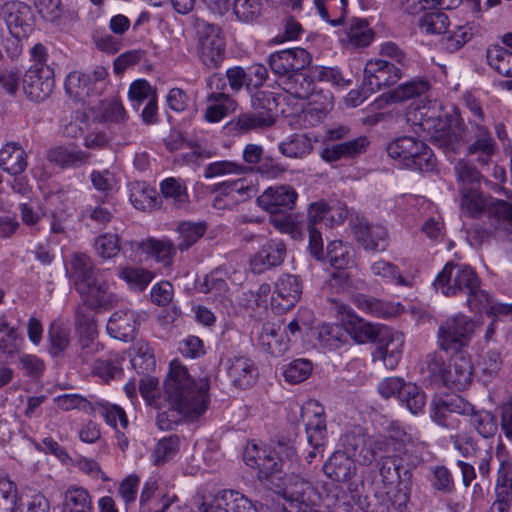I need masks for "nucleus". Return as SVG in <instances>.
Listing matches in <instances>:
<instances>
[{
	"label": "nucleus",
	"mask_w": 512,
	"mask_h": 512,
	"mask_svg": "<svg viewBox=\"0 0 512 512\" xmlns=\"http://www.w3.org/2000/svg\"><path fill=\"white\" fill-rule=\"evenodd\" d=\"M160 191L165 199L172 200L178 207L189 201L186 184L181 178L168 177L164 179L160 183Z\"/></svg>",
	"instance_id": "a18cd8bd"
},
{
	"label": "nucleus",
	"mask_w": 512,
	"mask_h": 512,
	"mask_svg": "<svg viewBox=\"0 0 512 512\" xmlns=\"http://www.w3.org/2000/svg\"><path fill=\"white\" fill-rule=\"evenodd\" d=\"M280 153L289 158H303L313 149L311 138L305 134H294L278 144Z\"/></svg>",
	"instance_id": "58836bf2"
},
{
	"label": "nucleus",
	"mask_w": 512,
	"mask_h": 512,
	"mask_svg": "<svg viewBox=\"0 0 512 512\" xmlns=\"http://www.w3.org/2000/svg\"><path fill=\"white\" fill-rule=\"evenodd\" d=\"M355 304L362 311L382 318L394 317L403 311V306L399 302H385L366 295H358Z\"/></svg>",
	"instance_id": "473e14b6"
},
{
	"label": "nucleus",
	"mask_w": 512,
	"mask_h": 512,
	"mask_svg": "<svg viewBox=\"0 0 512 512\" xmlns=\"http://www.w3.org/2000/svg\"><path fill=\"white\" fill-rule=\"evenodd\" d=\"M488 65L498 74L512 78V51L500 44L489 45L486 49Z\"/></svg>",
	"instance_id": "c9c22d12"
},
{
	"label": "nucleus",
	"mask_w": 512,
	"mask_h": 512,
	"mask_svg": "<svg viewBox=\"0 0 512 512\" xmlns=\"http://www.w3.org/2000/svg\"><path fill=\"white\" fill-rule=\"evenodd\" d=\"M194 28L200 63L207 69L219 68L226 56V42L221 27L197 18Z\"/></svg>",
	"instance_id": "0eeeda50"
},
{
	"label": "nucleus",
	"mask_w": 512,
	"mask_h": 512,
	"mask_svg": "<svg viewBox=\"0 0 512 512\" xmlns=\"http://www.w3.org/2000/svg\"><path fill=\"white\" fill-rule=\"evenodd\" d=\"M298 194L290 185H279L267 188L257 198L258 205L269 212H290L294 209Z\"/></svg>",
	"instance_id": "a211bd4d"
},
{
	"label": "nucleus",
	"mask_w": 512,
	"mask_h": 512,
	"mask_svg": "<svg viewBox=\"0 0 512 512\" xmlns=\"http://www.w3.org/2000/svg\"><path fill=\"white\" fill-rule=\"evenodd\" d=\"M429 89L425 80H414L399 85L395 89L383 93L378 99V106L383 104H396L424 94Z\"/></svg>",
	"instance_id": "cd10ccee"
},
{
	"label": "nucleus",
	"mask_w": 512,
	"mask_h": 512,
	"mask_svg": "<svg viewBox=\"0 0 512 512\" xmlns=\"http://www.w3.org/2000/svg\"><path fill=\"white\" fill-rule=\"evenodd\" d=\"M54 89V71L46 63L33 64L23 77V90L34 102H43Z\"/></svg>",
	"instance_id": "9b49d317"
},
{
	"label": "nucleus",
	"mask_w": 512,
	"mask_h": 512,
	"mask_svg": "<svg viewBox=\"0 0 512 512\" xmlns=\"http://www.w3.org/2000/svg\"><path fill=\"white\" fill-rule=\"evenodd\" d=\"M370 270L374 276L381 278L385 283H395L405 287L412 286V282L403 277L399 268L389 261L380 259L371 265Z\"/></svg>",
	"instance_id": "79ce46f5"
},
{
	"label": "nucleus",
	"mask_w": 512,
	"mask_h": 512,
	"mask_svg": "<svg viewBox=\"0 0 512 512\" xmlns=\"http://www.w3.org/2000/svg\"><path fill=\"white\" fill-rule=\"evenodd\" d=\"M62 512H94L89 492L78 486H70L64 493Z\"/></svg>",
	"instance_id": "f704fd0d"
},
{
	"label": "nucleus",
	"mask_w": 512,
	"mask_h": 512,
	"mask_svg": "<svg viewBox=\"0 0 512 512\" xmlns=\"http://www.w3.org/2000/svg\"><path fill=\"white\" fill-rule=\"evenodd\" d=\"M317 339L324 348L336 349L346 341V329L337 324L324 323L317 328Z\"/></svg>",
	"instance_id": "3c124183"
},
{
	"label": "nucleus",
	"mask_w": 512,
	"mask_h": 512,
	"mask_svg": "<svg viewBox=\"0 0 512 512\" xmlns=\"http://www.w3.org/2000/svg\"><path fill=\"white\" fill-rule=\"evenodd\" d=\"M47 159L62 167H68L85 163L88 159V154L81 150H72L59 146L48 151Z\"/></svg>",
	"instance_id": "49530a36"
},
{
	"label": "nucleus",
	"mask_w": 512,
	"mask_h": 512,
	"mask_svg": "<svg viewBox=\"0 0 512 512\" xmlns=\"http://www.w3.org/2000/svg\"><path fill=\"white\" fill-rule=\"evenodd\" d=\"M408 120L427 132L440 147L456 149L459 135L441 118L440 107L436 102L433 105H417L408 112Z\"/></svg>",
	"instance_id": "423d86ee"
},
{
	"label": "nucleus",
	"mask_w": 512,
	"mask_h": 512,
	"mask_svg": "<svg viewBox=\"0 0 512 512\" xmlns=\"http://www.w3.org/2000/svg\"><path fill=\"white\" fill-rule=\"evenodd\" d=\"M458 190L481 186L482 176L475 166L467 160H459L454 166Z\"/></svg>",
	"instance_id": "de8ad7c7"
},
{
	"label": "nucleus",
	"mask_w": 512,
	"mask_h": 512,
	"mask_svg": "<svg viewBox=\"0 0 512 512\" xmlns=\"http://www.w3.org/2000/svg\"><path fill=\"white\" fill-rule=\"evenodd\" d=\"M130 202L139 210L151 209L156 205L155 190L144 182H134L129 186Z\"/></svg>",
	"instance_id": "8fccbe9b"
},
{
	"label": "nucleus",
	"mask_w": 512,
	"mask_h": 512,
	"mask_svg": "<svg viewBox=\"0 0 512 512\" xmlns=\"http://www.w3.org/2000/svg\"><path fill=\"white\" fill-rule=\"evenodd\" d=\"M351 230L357 243L366 251H385L389 244L387 229L380 224H371L366 219L351 220Z\"/></svg>",
	"instance_id": "4468645a"
},
{
	"label": "nucleus",
	"mask_w": 512,
	"mask_h": 512,
	"mask_svg": "<svg viewBox=\"0 0 512 512\" xmlns=\"http://www.w3.org/2000/svg\"><path fill=\"white\" fill-rule=\"evenodd\" d=\"M367 145L368 141L365 137H359L350 141L334 144L326 147L321 152V158L329 163H333L341 159L353 158L361 154Z\"/></svg>",
	"instance_id": "7c9ffc66"
},
{
	"label": "nucleus",
	"mask_w": 512,
	"mask_h": 512,
	"mask_svg": "<svg viewBox=\"0 0 512 512\" xmlns=\"http://www.w3.org/2000/svg\"><path fill=\"white\" fill-rule=\"evenodd\" d=\"M450 25L448 16L441 11H430L419 18V27L427 34H443Z\"/></svg>",
	"instance_id": "bf43d9fd"
},
{
	"label": "nucleus",
	"mask_w": 512,
	"mask_h": 512,
	"mask_svg": "<svg viewBox=\"0 0 512 512\" xmlns=\"http://www.w3.org/2000/svg\"><path fill=\"white\" fill-rule=\"evenodd\" d=\"M376 343L377 349L372 353L373 362L380 361L386 368L394 369L402 357L403 334L387 327L380 332Z\"/></svg>",
	"instance_id": "2eb2a0df"
},
{
	"label": "nucleus",
	"mask_w": 512,
	"mask_h": 512,
	"mask_svg": "<svg viewBox=\"0 0 512 512\" xmlns=\"http://www.w3.org/2000/svg\"><path fill=\"white\" fill-rule=\"evenodd\" d=\"M452 353L453 356L448 366L445 386L464 390L472 381L473 364L471 358L462 351Z\"/></svg>",
	"instance_id": "412c9836"
},
{
	"label": "nucleus",
	"mask_w": 512,
	"mask_h": 512,
	"mask_svg": "<svg viewBox=\"0 0 512 512\" xmlns=\"http://www.w3.org/2000/svg\"><path fill=\"white\" fill-rule=\"evenodd\" d=\"M342 443L345 448L344 453L355 462L362 465H369L373 462L372 449L369 447V435L361 428H355L345 433Z\"/></svg>",
	"instance_id": "b1692460"
},
{
	"label": "nucleus",
	"mask_w": 512,
	"mask_h": 512,
	"mask_svg": "<svg viewBox=\"0 0 512 512\" xmlns=\"http://www.w3.org/2000/svg\"><path fill=\"white\" fill-rule=\"evenodd\" d=\"M391 439L396 441L394 455L399 457L403 463L404 480H410L411 470L422 462V444L400 426H392Z\"/></svg>",
	"instance_id": "ddd939ff"
},
{
	"label": "nucleus",
	"mask_w": 512,
	"mask_h": 512,
	"mask_svg": "<svg viewBox=\"0 0 512 512\" xmlns=\"http://www.w3.org/2000/svg\"><path fill=\"white\" fill-rule=\"evenodd\" d=\"M206 231L204 223L181 222L177 227L179 251L184 252L192 247Z\"/></svg>",
	"instance_id": "37998d69"
},
{
	"label": "nucleus",
	"mask_w": 512,
	"mask_h": 512,
	"mask_svg": "<svg viewBox=\"0 0 512 512\" xmlns=\"http://www.w3.org/2000/svg\"><path fill=\"white\" fill-rule=\"evenodd\" d=\"M284 480L283 497L290 507L297 510L310 506L308 501L312 485L302 473V468L285 473Z\"/></svg>",
	"instance_id": "6ab92c4d"
},
{
	"label": "nucleus",
	"mask_w": 512,
	"mask_h": 512,
	"mask_svg": "<svg viewBox=\"0 0 512 512\" xmlns=\"http://www.w3.org/2000/svg\"><path fill=\"white\" fill-rule=\"evenodd\" d=\"M422 374L425 380L435 386H445L448 367L443 357L437 353L426 355L422 364Z\"/></svg>",
	"instance_id": "4c0bfd02"
},
{
	"label": "nucleus",
	"mask_w": 512,
	"mask_h": 512,
	"mask_svg": "<svg viewBox=\"0 0 512 512\" xmlns=\"http://www.w3.org/2000/svg\"><path fill=\"white\" fill-rule=\"evenodd\" d=\"M96 411L101 415L106 423L111 427L116 428L117 421H119L122 428H127L128 419L123 408L109 402H98L96 404Z\"/></svg>",
	"instance_id": "0e129e2a"
},
{
	"label": "nucleus",
	"mask_w": 512,
	"mask_h": 512,
	"mask_svg": "<svg viewBox=\"0 0 512 512\" xmlns=\"http://www.w3.org/2000/svg\"><path fill=\"white\" fill-rule=\"evenodd\" d=\"M436 290L445 296L465 294L466 303L471 311L487 312L492 297L481 289V281L476 272L468 265L448 262L433 282Z\"/></svg>",
	"instance_id": "f03ea898"
},
{
	"label": "nucleus",
	"mask_w": 512,
	"mask_h": 512,
	"mask_svg": "<svg viewBox=\"0 0 512 512\" xmlns=\"http://www.w3.org/2000/svg\"><path fill=\"white\" fill-rule=\"evenodd\" d=\"M379 471L383 480L389 484L405 481L403 463L394 453L381 458Z\"/></svg>",
	"instance_id": "6e6d98bb"
},
{
	"label": "nucleus",
	"mask_w": 512,
	"mask_h": 512,
	"mask_svg": "<svg viewBox=\"0 0 512 512\" xmlns=\"http://www.w3.org/2000/svg\"><path fill=\"white\" fill-rule=\"evenodd\" d=\"M131 365L138 374L149 375L156 367L153 349L148 344H140L131 359Z\"/></svg>",
	"instance_id": "680f3d73"
},
{
	"label": "nucleus",
	"mask_w": 512,
	"mask_h": 512,
	"mask_svg": "<svg viewBox=\"0 0 512 512\" xmlns=\"http://www.w3.org/2000/svg\"><path fill=\"white\" fill-rule=\"evenodd\" d=\"M301 294L302 283L298 276L283 274L275 283L272 302L281 310H289L299 301Z\"/></svg>",
	"instance_id": "4be33fe9"
},
{
	"label": "nucleus",
	"mask_w": 512,
	"mask_h": 512,
	"mask_svg": "<svg viewBox=\"0 0 512 512\" xmlns=\"http://www.w3.org/2000/svg\"><path fill=\"white\" fill-rule=\"evenodd\" d=\"M312 61L310 53L301 47L283 49L271 53L267 63L271 71L284 81V90L296 98H306L310 92L311 82L306 81L307 88L298 86L299 78L305 80L300 71L306 69Z\"/></svg>",
	"instance_id": "20e7f679"
},
{
	"label": "nucleus",
	"mask_w": 512,
	"mask_h": 512,
	"mask_svg": "<svg viewBox=\"0 0 512 512\" xmlns=\"http://www.w3.org/2000/svg\"><path fill=\"white\" fill-rule=\"evenodd\" d=\"M273 123L274 117L270 111L243 113L236 120V126L241 131L264 128Z\"/></svg>",
	"instance_id": "4d7b16f0"
},
{
	"label": "nucleus",
	"mask_w": 512,
	"mask_h": 512,
	"mask_svg": "<svg viewBox=\"0 0 512 512\" xmlns=\"http://www.w3.org/2000/svg\"><path fill=\"white\" fill-rule=\"evenodd\" d=\"M312 372V363L307 359H296L284 369V378L287 382L296 384L306 380Z\"/></svg>",
	"instance_id": "338daca9"
},
{
	"label": "nucleus",
	"mask_w": 512,
	"mask_h": 512,
	"mask_svg": "<svg viewBox=\"0 0 512 512\" xmlns=\"http://www.w3.org/2000/svg\"><path fill=\"white\" fill-rule=\"evenodd\" d=\"M139 315L130 309L115 311L108 320V334L118 340L128 342L136 336Z\"/></svg>",
	"instance_id": "5701e85b"
},
{
	"label": "nucleus",
	"mask_w": 512,
	"mask_h": 512,
	"mask_svg": "<svg viewBox=\"0 0 512 512\" xmlns=\"http://www.w3.org/2000/svg\"><path fill=\"white\" fill-rule=\"evenodd\" d=\"M199 512H257V506L243 494L234 490H222L203 497Z\"/></svg>",
	"instance_id": "f8f14e48"
},
{
	"label": "nucleus",
	"mask_w": 512,
	"mask_h": 512,
	"mask_svg": "<svg viewBox=\"0 0 512 512\" xmlns=\"http://www.w3.org/2000/svg\"><path fill=\"white\" fill-rule=\"evenodd\" d=\"M496 150V143L489 130L482 125H476L475 140L467 147L468 155L477 154L476 161L480 165H487Z\"/></svg>",
	"instance_id": "2f4dec72"
},
{
	"label": "nucleus",
	"mask_w": 512,
	"mask_h": 512,
	"mask_svg": "<svg viewBox=\"0 0 512 512\" xmlns=\"http://www.w3.org/2000/svg\"><path fill=\"white\" fill-rule=\"evenodd\" d=\"M432 478L431 486L434 490L443 494H450L455 490L454 478L450 470L438 465L431 468Z\"/></svg>",
	"instance_id": "69168bd1"
},
{
	"label": "nucleus",
	"mask_w": 512,
	"mask_h": 512,
	"mask_svg": "<svg viewBox=\"0 0 512 512\" xmlns=\"http://www.w3.org/2000/svg\"><path fill=\"white\" fill-rule=\"evenodd\" d=\"M474 323L465 315H457L444 321L438 329L439 347L446 352H458L466 346L474 331Z\"/></svg>",
	"instance_id": "6e6552de"
},
{
	"label": "nucleus",
	"mask_w": 512,
	"mask_h": 512,
	"mask_svg": "<svg viewBox=\"0 0 512 512\" xmlns=\"http://www.w3.org/2000/svg\"><path fill=\"white\" fill-rule=\"evenodd\" d=\"M470 424L484 438L494 437L498 431L496 416L487 410L473 411L470 414Z\"/></svg>",
	"instance_id": "09e8293b"
},
{
	"label": "nucleus",
	"mask_w": 512,
	"mask_h": 512,
	"mask_svg": "<svg viewBox=\"0 0 512 512\" xmlns=\"http://www.w3.org/2000/svg\"><path fill=\"white\" fill-rule=\"evenodd\" d=\"M179 446L180 438L177 435H170L160 439L152 452L153 463L160 465L168 461L177 453Z\"/></svg>",
	"instance_id": "052dcab7"
},
{
	"label": "nucleus",
	"mask_w": 512,
	"mask_h": 512,
	"mask_svg": "<svg viewBox=\"0 0 512 512\" xmlns=\"http://www.w3.org/2000/svg\"><path fill=\"white\" fill-rule=\"evenodd\" d=\"M490 214L496 218L501 229L512 234V201H495Z\"/></svg>",
	"instance_id": "774afa93"
},
{
	"label": "nucleus",
	"mask_w": 512,
	"mask_h": 512,
	"mask_svg": "<svg viewBox=\"0 0 512 512\" xmlns=\"http://www.w3.org/2000/svg\"><path fill=\"white\" fill-rule=\"evenodd\" d=\"M290 338L283 336L279 325L266 323L262 326L259 335V344L262 349L273 356L283 355L289 348Z\"/></svg>",
	"instance_id": "c85d7f7f"
},
{
	"label": "nucleus",
	"mask_w": 512,
	"mask_h": 512,
	"mask_svg": "<svg viewBox=\"0 0 512 512\" xmlns=\"http://www.w3.org/2000/svg\"><path fill=\"white\" fill-rule=\"evenodd\" d=\"M264 10L263 0H234L233 13L244 23H252L259 19Z\"/></svg>",
	"instance_id": "603ef678"
},
{
	"label": "nucleus",
	"mask_w": 512,
	"mask_h": 512,
	"mask_svg": "<svg viewBox=\"0 0 512 512\" xmlns=\"http://www.w3.org/2000/svg\"><path fill=\"white\" fill-rule=\"evenodd\" d=\"M404 75L403 69L384 59H371L364 68L363 91L375 93L397 83Z\"/></svg>",
	"instance_id": "1a4fd4ad"
},
{
	"label": "nucleus",
	"mask_w": 512,
	"mask_h": 512,
	"mask_svg": "<svg viewBox=\"0 0 512 512\" xmlns=\"http://www.w3.org/2000/svg\"><path fill=\"white\" fill-rule=\"evenodd\" d=\"M118 276L136 292L144 291L153 279V274L149 270L128 266L119 267Z\"/></svg>",
	"instance_id": "a19ab883"
},
{
	"label": "nucleus",
	"mask_w": 512,
	"mask_h": 512,
	"mask_svg": "<svg viewBox=\"0 0 512 512\" xmlns=\"http://www.w3.org/2000/svg\"><path fill=\"white\" fill-rule=\"evenodd\" d=\"M0 167L10 175H19L27 167V154L17 142H9L0 150Z\"/></svg>",
	"instance_id": "c756f323"
},
{
	"label": "nucleus",
	"mask_w": 512,
	"mask_h": 512,
	"mask_svg": "<svg viewBox=\"0 0 512 512\" xmlns=\"http://www.w3.org/2000/svg\"><path fill=\"white\" fill-rule=\"evenodd\" d=\"M335 311L341 317V321H347L346 333H349L352 339L359 344L367 342H376L380 337V332L387 329L386 326L374 325L359 318L353 313L350 306L336 299H331Z\"/></svg>",
	"instance_id": "9d476101"
},
{
	"label": "nucleus",
	"mask_w": 512,
	"mask_h": 512,
	"mask_svg": "<svg viewBox=\"0 0 512 512\" xmlns=\"http://www.w3.org/2000/svg\"><path fill=\"white\" fill-rule=\"evenodd\" d=\"M301 421L305 426L308 443L316 449L324 446L327 431L323 407L317 401L309 400L301 408Z\"/></svg>",
	"instance_id": "dca6fc26"
},
{
	"label": "nucleus",
	"mask_w": 512,
	"mask_h": 512,
	"mask_svg": "<svg viewBox=\"0 0 512 512\" xmlns=\"http://www.w3.org/2000/svg\"><path fill=\"white\" fill-rule=\"evenodd\" d=\"M84 220H91L98 225L105 226L113 218V211L107 198L96 197L88 203L81 212Z\"/></svg>",
	"instance_id": "ea45409f"
},
{
	"label": "nucleus",
	"mask_w": 512,
	"mask_h": 512,
	"mask_svg": "<svg viewBox=\"0 0 512 512\" xmlns=\"http://www.w3.org/2000/svg\"><path fill=\"white\" fill-rule=\"evenodd\" d=\"M412 414H418L424 409L426 395L416 384L408 383L404 386L399 399Z\"/></svg>",
	"instance_id": "e2e57ef3"
},
{
	"label": "nucleus",
	"mask_w": 512,
	"mask_h": 512,
	"mask_svg": "<svg viewBox=\"0 0 512 512\" xmlns=\"http://www.w3.org/2000/svg\"><path fill=\"white\" fill-rule=\"evenodd\" d=\"M209 381L193 380L178 360L170 364V372L163 386V397L168 410L158 413L156 424L161 430H171L183 419H196L209 403Z\"/></svg>",
	"instance_id": "f257e3e1"
},
{
	"label": "nucleus",
	"mask_w": 512,
	"mask_h": 512,
	"mask_svg": "<svg viewBox=\"0 0 512 512\" xmlns=\"http://www.w3.org/2000/svg\"><path fill=\"white\" fill-rule=\"evenodd\" d=\"M249 171H252V168L234 161L223 160L208 164L204 169L203 176L210 179L226 175H242Z\"/></svg>",
	"instance_id": "864d4df0"
},
{
	"label": "nucleus",
	"mask_w": 512,
	"mask_h": 512,
	"mask_svg": "<svg viewBox=\"0 0 512 512\" xmlns=\"http://www.w3.org/2000/svg\"><path fill=\"white\" fill-rule=\"evenodd\" d=\"M226 371L231 383L238 388H248L258 377L254 362L246 356H233L226 362Z\"/></svg>",
	"instance_id": "393cba45"
},
{
	"label": "nucleus",
	"mask_w": 512,
	"mask_h": 512,
	"mask_svg": "<svg viewBox=\"0 0 512 512\" xmlns=\"http://www.w3.org/2000/svg\"><path fill=\"white\" fill-rule=\"evenodd\" d=\"M348 44L354 48L368 46L374 37L372 30L365 20H353L347 32Z\"/></svg>",
	"instance_id": "5fc2aeb1"
},
{
	"label": "nucleus",
	"mask_w": 512,
	"mask_h": 512,
	"mask_svg": "<svg viewBox=\"0 0 512 512\" xmlns=\"http://www.w3.org/2000/svg\"><path fill=\"white\" fill-rule=\"evenodd\" d=\"M75 328L78 340L98 337L96 321L90 311L84 307H78L75 311Z\"/></svg>",
	"instance_id": "13d9d810"
},
{
	"label": "nucleus",
	"mask_w": 512,
	"mask_h": 512,
	"mask_svg": "<svg viewBox=\"0 0 512 512\" xmlns=\"http://www.w3.org/2000/svg\"><path fill=\"white\" fill-rule=\"evenodd\" d=\"M387 153L404 168L430 172L436 166V158L430 147L424 141L413 137L395 139L388 145Z\"/></svg>",
	"instance_id": "39448f33"
},
{
	"label": "nucleus",
	"mask_w": 512,
	"mask_h": 512,
	"mask_svg": "<svg viewBox=\"0 0 512 512\" xmlns=\"http://www.w3.org/2000/svg\"><path fill=\"white\" fill-rule=\"evenodd\" d=\"M323 471L333 481L346 482L356 473L355 461L343 451H338L324 464Z\"/></svg>",
	"instance_id": "bb28decb"
},
{
	"label": "nucleus",
	"mask_w": 512,
	"mask_h": 512,
	"mask_svg": "<svg viewBox=\"0 0 512 512\" xmlns=\"http://www.w3.org/2000/svg\"><path fill=\"white\" fill-rule=\"evenodd\" d=\"M48 352L52 357H59L70 344V331L60 322L51 323L48 330Z\"/></svg>",
	"instance_id": "c03bdc74"
},
{
	"label": "nucleus",
	"mask_w": 512,
	"mask_h": 512,
	"mask_svg": "<svg viewBox=\"0 0 512 512\" xmlns=\"http://www.w3.org/2000/svg\"><path fill=\"white\" fill-rule=\"evenodd\" d=\"M286 257V245L282 240L270 239L250 260L254 273H262L270 268L281 265Z\"/></svg>",
	"instance_id": "aec40b11"
},
{
	"label": "nucleus",
	"mask_w": 512,
	"mask_h": 512,
	"mask_svg": "<svg viewBox=\"0 0 512 512\" xmlns=\"http://www.w3.org/2000/svg\"><path fill=\"white\" fill-rule=\"evenodd\" d=\"M76 290L90 309H110L119 301V296L109 291L103 279L104 271L96 270L92 259L85 254H75L71 260Z\"/></svg>",
	"instance_id": "7ed1b4c3"
},
{
	"label": "nucleus",
	"mask_w": 512,
	"mask_h": 512,
	"mask_svg": "<svg viewBox=\"0 0 512 512\" xmlns=\"http://www.w3.org/2000/svg\"><path fill=\"white\" fill-rule=\"evenodd\" d=\"M459 203L461 212L470 217L478 216L487 208L490 211L494 205L491 198L481 191V186L459 190Z\"/></svg>",
	"instance_id": "a878e982"
},
{
	"label": "nucleus",
	"mask_w": 512,
	"mask_h": 512,
	"mask_svg": "<svg viewBox=\"0 0 512 512\" xmlns=\"http://www.w3.org/2000/svg\"><path fill=\"white\" fill-rule=\"evenodd\" d=\"M1 13L13 37L21 39L28 36L32 30V14L27 4L8 1L2 6Z\"/></svg>",
	"instance_id": "f3484780"
},
{
	"label": "nucleus",
	"mask_w": 512,
	"mask_h": 512,
	"mask_svg": "<svg viewBox=\"0 0 512 512\" xmlns=\"http://www.w3.org/2000/svg\"><path fill=\"white\" fill-rule=\"evenodd\" d=\"M206 100L209 103L205 111L208 122H219L235 108L234 100L226 93H208Z\"/></svg>",
	"instance_id": "e433bc0d"
},
{
	"label": "nucleus",
	"mask_w": 512,
	"mask_h": 512,
	"mask_svg": "<svg viewBox=\"0 0 512 512\" xmlns=\"http://www.w3.org/2000/svg\"><path fill=\"white\" fill-rule=\"evenodd\" d=\"M140 247L165 267L172 265L173 258L178 250L177 246L170 239L149 238L143 241Z\"/></svg>",
	"instance_id": "72a5a7b5"
}]
</instances>
